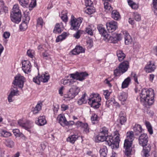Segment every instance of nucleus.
<instances>
[{
	"instance_id": "6e6d98bb",
	"label": "nucleus",
	"mask_w": 157,
	"mask_h": 157,
	"mask_svg": "<svg viewBox=\"0 0 157 157\" xmlns=\"http://www.w3.org/2000/svg\"><path fill=\"white\" fill-rule=\"evenodd\" d=\"M44 24L43 19L41 17L39 18L37 20V25L38 26H40L42 27Z\"/></svg>"
},
{
	"instance_id": "2f4dec72",
	"label": "nucleus",
	"mask_w": 157,
	"mask_h": 157,
	"mask_svg": "<svg viewBox=\"0 0 157 157\" xmlns=\"http://www.w3.org/2000/svg\"><path fill=\"white\" fill-rule=\"evenodd\" d=\"M120 122L121 125H123L126 121V118L125 115L122 112H121L119 114Z\"/></svg>"
},
{
	"instance_id": "a211bd4d",
	"label": "nucleus",
	"mask_w": 157,
	"mask_h": 157,
	"mask_svg": "<svg viewBox=\"0 0 157 157\" xmlns=\"http://www.w3.org/2000/svg\"><path fill=\"white\" fill-rule=\"evenodd\" d=\"M11 17L15 15L13 13H15V14L18 15V17L20 16L21 14V12L20 10H19V7L17 5H15L13 6V8L12 10V11L11 12Z\"/></svg>"
},
{
	"instance_id": "f8f14e48",
	"label": "nucleus",
	"mask_w": 157,
	"mask_h": 157,
	"mask_svg": "<svg viewBox=\"0 0 157 157\" xmlns=\"http://www.w3.org/2000/svg\"><path fill=\"white\" fill-rule=\"evenodd\" d=\"M139 144L143 147L147 146L148 142V137L147 134L143 133L141 134L138 139Z\"/></svg>"
},
{
	"instance_id": "39448f33",
	"label": "nucleus",
	"mask_w": 157,
	"mask_h": 157,
	"mask_svg": "<svg viewBox=\"0 0 157 157\" xmlns=\"http://www.w3.org/2000/svg\"><path fill=\"white\" fill-rule=\"evenodd\" d=\"M119 134L118 131H116L115 132V137L114 139L112 136H109L107 139V144L109 146H111L112 149L115 148H117L119 146V143L120 141L119 137Z\"/></svg>"
},
{
	"instance_id": "864d4df0",
	"label": "nucleus",
	"mask_w": 157,
	"mask_h": 157,
	"mask_svg": "<svg viewBox=\"0 0 157 157\" xmlns=\"http://www.w3.org/2000/svg\"><path fill=\"white\" fill-rule=\"evenodd\" d=\"M98 116L95 113H93L91 117L92 122L93 124L95 123V122L98 121Z\"/></svg>"
},
{
	"instance_id": "b1692460",
	"label": "nucleus",
	"mask_w": 157,
	"mask_h": 157,
	"mask_svg": "<svg viewBox=\"0 0 157 157\" xmlns=\"http://www.w3.org/2000/svg\"><path fill=\"white\" fill-rule=\"evenodd\" d=\"M57 120L59 121V122L62 126H65V124L67 123V120L63 115L60 114L57 117Z\"/></svg>"
},
{
	"instance_id": "4d7b16f0",
	"label": "nucleus",
	"mask_w": 157,
	"mask_h": 157,
	"mask_svg": "<svg viewBox=\"0 0 157 157\" xmlns=\"http://www.w3.org/2000/svg\"><path fill=\"white\" fill-rule=\"evenodd\" d=\"M134 16L135 19L137 21H139L141 20L140 16L136 12L134 13Z\"/></svg>"
},
{
	"instance_id": "8fccbe9b",
	"label": "nucleus",
	"mask_w": 157,
	"mask_h": 157,
	"mask_svg": "<svg viewBox=\"0 0 157 157\" xmlns=\"http://www.w3.org/2000/svg\"><path fill=\"white\" fill-rule=\"evenodd\" d=\"M27 23L23 21L21 24L20 25V29L21 31H24L27 29Z\"/></svg>"
},
{
	"instance_id": "20e7f679",
	"label": "nucleus",
	"mask_w": 157,
	"mask_h": 157,
	"mask_svg": "<svg viewBox=\"0 0 157 157\" xmlns=\"http://www.w3.org/2000/svg\"><path fill=\"white\" fill-rule=\"evenodd\" d=\"M88 100L89 104L94 109L98 108L101 105L100 102L101 100V99L98 94L94 93L90 95Z\"/></svg>"
},
{
	"instance_id": "dca6fc26",
	"label": "nucleus",
	"mask_w": 157,
	"mask_h": 157,
	"mask_svg": "<svg viewBox=\"0 0 157 157\" xmlns=\"http://www.w3.org/2000/svg\"><path fill=\"white\" fill-rule=\"evenodd\" d=\"M109 136H106L104 135L101 134L100 133L95 138V141L96 142H103L105 141V144H107V139Z\"/></svg>"
},
{
	"instance_id": "f257e3e1",
	"label": "nucleus",
	"mask_w": 157,
	"mask_h": 157,
	"mask_svg": "<svg viewBox=\"0 0 157 157\" xmlns=\"http://www.w3.org/2000/svg\"><path fill=\"white\" fill-rule=\"evenodd\" d=\"M140 101L144 104L149 105H152L154 102V90L151 89H144L140 94Z\"/></svg>"
},
{
	"instance_id": "7c9ffc66",
	"label": "nucleus",
	"mask_w": 157,
	"mask_h": 157,
	"mask_svg": "<svg viewBox=\"0 0 157 157\" xmlns=\"http://www.w3.org/2000/svg\"><path fill=\"white\" fill-rule=\"evenodd\" d=\"M111 16L113 18L116 20H118L121 18L119 13L117 10H114L112 11Z\"/></svg>"
},
{
	"instance_id": "e2e57ef3",
	"label": "nucleus",
	"mask_w": 157,
	"mask_h": 157,
	"mask_svg": "<svg viewBox=\"0 0 157 157\" xmlns=\"http://www.w3.org/2000/svg\"><path fill=\"white\" fill-rule=\"evenodd\" d=\"M67 13H65V14H63L61 17V19L64 22H66L67 21V17L66 14Z\"/></svg>"
},
{
	"instance_id": "2eb2a0df",
	"label": "nucleus",
	"mask_w": 157,
	"mask_h": 157,
	"mask_svg": "<svg viewBox=\"0 0 157 157\" xmlns=\"http://www.w3.org/2000/svg\"><path fill=\"white\" fill-rule=\"evenodd\" d=\"M155 69V66L154 62L150 61L145 67V71L147 73H150L154 71Z\"/></svg>"
},
{
	"instance_id": "6e6552de",
	"label": "nucleus",
	"mask_w": 157,
	"mask_h": 157,
	"mask_svg": "<svg viewBox=\"0 0 157 157\" xmlns=\"http://www.w3.org/2000/svg\"><path fill=\"white\" fill-rule=\"evenodd\" d=\"M71 78L82 81L85 79L86 77L89 75L86 72H79L76 71L75 73L71 74L70 75Z\"/></svg>"
},
{
	"instance_id": "bb28decb",
	"label": "nucleus",
	"mask_w": 157,
	"mask_h": 157,
	"mask_svg": "<svg viewBox=\"0 0 157 157\" xmlns=\"http://www.w3.org/2000/svg\"><path fill=\"white\" fill-rule=\"evenodd\" d=\"M151 146L149 145L147 147H143V157H148L149 156V152L151 150Z\"/></svg>"
},
{
	"instance_id": "49530a36",
	"label": "nucleus",
	"mask_w": 157,
	"mask_h": 157,
	"mask_svg": "<svg viewBox=\"0 0 157 157\" xmlns=\"http://www.w3.org/2000/svg\"><path fill=\"white\" fill-rule=\"evenodd\" d=\"M20 4L24 7H26L28 5V0H18Z\"/></svg>"
},
{
	"instance_id": "412c9836",
	"label": "nucleus",
	"mask_w": 157,
	"mask_h": 157,
	"mask_svg": "<svg viewBox=\"0 0 157 157\" xmlns=\"http://www.w3.org/2000/svg\"><path fill=\"white\" fill-rule=\"evenodd\" d=\"M133 130L136 136H138L143 130L141 126L139 124H136L133 127Z\"/></svg>"
},
{
	"instance_id": "09e8293b",
	"label": "nucleus",
	"mask_w": 157,
	"mask_h": 157,
	"mask_svg": "<svg viewBox=\"0 0 157 157\" xmlns=\"http://www.w3.org/2000/svg\"><path fill=\"white\" fill-rule=\"evenodd\" d=\"M75 81H74L73 79L71 80H65L63 81V83L64 85H71L73 83L75 82Z\"/></svg>"
},
{
	"instance_id": "5701e85b",
	"label": "nucleus",
	"mask_w": 157,
	"mask_h": 157,
	"mask_svg": "<svg viewBox=\"0 0 157 157\" xmlns=\"http://www.w3.org/2000/svg\"><path fill=\"white\" fill-rule=\"evenodd\" d=\"M18 124L22 128H24L26 130H28L31 128V122L29 121H27L25 123H22L21 121H18Z\"/></svg>"
},
{
	"instance_id": "423d86ee",
	"label": "nucleus",
	"mask_w": 157,
	"mask_h": 157,
	"mask_svg": "<svg viewBox=\"0 0 157 157\" xmlns=\"http://www.w3.org/2000/svg\"><path fill=\"white\" fill-rule=\"evenodd\" d=\"M80 89L79 87L76 86H73L70 88L67 94L64 95V97L66 98H68L69 100L72 99L80 92Z\"/></svg>"
},
{
	"instance_id": "4468645a",
	"label": "nucleus",
	"mask_w": 157,
	"mask_h": 157,
	"mask_svg": "<svg viewBox=\"0 0 157 157\" xmlns=\"http://www.w3.org/2000/svg\"><path fill=\"white\" fill-rule=\"evenodd\" d=\"M22 69L25 73H28L31 71V63L28 60H24L22 62Z\"/></svg>"
},
{
	"instance_id": "1a4fd4ad",
	"label": "nucleus",
	"mask_w": 157,
	"mask_h": 157,
	"mask_svg": "<svg viewBox=\"0 0 157 157\" xmlns=\"http://www.w3.org/2000/svg\"><path fill=\"white\" fill-rule=\"evenodd\" d=\"M82 18H79L76 19L73 16H72L70 21L71 29L74 30H78L82 22Z\"/></svg>"
},
{
	"instance_id": "4c0bfd02",
	"label": "nucleus",
	"mask_w": 157,
	"mask_h": 157,
	"mask_svg": "<svg viewBox=\"0 0 157 157\" xmlns=\"http://www.w3.org/2000/svg\"><path fill=\"white\" fill-rule=\"evenodd\" d=\"M86 8L85 12L88 14H91L95 12V9L93 6H89Z\"/></svg>"
},
{
	"instance_id": "aec40b11",
	"label": "nucleus",
	"mask_w": 157,
	"mask_h": 157,
	"mask_svg": "<svg viewBox=\"0 0 157 157\" xmlns=\"http://www.w3.org/2000/svg\"><path fill=\"white\" fill-rule=\"evenodd\" d=\"M76 125L78 127H81L83 128V131L86 133L89 132V128L88 127V125L87 123H83L81 121H78L76 123Z\"/></svg>"
},
{
	"instance_id": "79ce46f5",
	"label": "nucleus",
	"mask_w": 157,
	"mask_h": 157,
	"mask_svg": "<svg viewBox=\"0 0 157 157\" xmlns=\"http://www.w3.org/2000/svg\"><path fill=\"white\" fill-rule=\"evenodd\" d=\"M86 95V94L85 93L82 95L81 98L78 101V103L79 105H81L83 103H86L87 102V101L85 98Z\"/></svg>"
},
{
	"instance_id": "13d9d810",
	"label": "nucleus",
	"mask_w": 157,
	"mask_h": 157,
	"mask_svg": "<svg viewBox=\"0 0 157 157\" xmlns=\"http://www.w3.org/2000/svg\"><path fill=\"white\" fill-rule=\"evenodd\" d=\"M93 4V2L90 0H86L85 1V5L86 6V8L88 7L92 6V5Z\"/></svg>"
},
{
	"instance_id": "f704fd0d",
	"label": "nucleus",
	"mask_w": 157,
	"mask_h": 157,
	"mask_svg": "<svg viewBox=\"0 0 157 157\" xmlns=\"http://www.w3.org/2000/svg\"><path fill=\"white\" fill-rule=\"evenodd\" d=\"M108 128L105 126L103 127L100 128L99 130V133L104 135L107 137L108 136Z\"/></svg>"
},
{
	"instance_id": "3c124183",
	"label": "nucleus",
	"mask_w": 157,
	"mask_h": 157,
	"mask_svg": "<svg viewBox=\"0 0 157 157\" xmlns=\"http://www.w3.org/2000/svg\"><path fill=\"white\" fill-rule=\"evenodd\" d=\"M27 54L29 57L32 58L34 56V51L33 50L29 49L27 51Z\"/></svg>"
},
{
	"instance_id": "f03ea898",
	"label": "nucleus",
	"mask_w": 157,
	"mask_h": 157,
	"mask_svg": "<svg viewBox=\"0 0 157 157\" xmlns=\"http://www.w3.org/2000/svg\"><path fill=\"white\" fill-rule=\"evenodd\" d=\"M127 135V138L124 141V147L125 149V154L128 155L131 153V146L134 137L133 132H128Z\"/></svg>"
},
{
	"instance_id": "ddd939ff",
	"label": "nucleus",
	"mask_w": 157,
	"mask_h": 157,
	"mask_svg": "<svg viewBox=\"0 0 157 157\" xmlns=\"http://www.w3.org/2000/svg\"><path fill=\"white\" fill-rule=\"evenodd\" d=\"M106 28L109 33H112L117 28V22L114 21H111L106 24Z\"/></svg>"
},
{
	"instance_id": "7ed1b4c3",
	"label": "nucleus",
	"mask_w": 157,
	"mask_h": 157,
	"mask_svg": "<svg viewBox=\"0 0 157 157\" xmlns=\"http://www.w3.org/2000/svg\"><path fill=\"white\" fill-rule=\"evenodd\" d=\"M129 67L128 61H124L119 64L117 68L114 71V75L115 76H120L126 72Z\"/></svg>"
},
{
	"instance_id": "72a5a7b5",
	"label": "nucleus",
	"mask_w": 157,
	"mask_h": 157,
	"mask_svg": "<svg viewBox=\"0 0 157 157\" xmlns=\"http://www.w3.org/2000/svg\"><path fill=\"white\" fill-rule=\"evenodd\" d=\"M78 135H71L69 136L67 139V141L70 143L73 144L74 143L75 141L78 138Z\"/></svg>"
},
{
	"instance_id": "c03bdc74",
	"label": "nucleus",
	"mask_w": 157,
	"mask_h": 157,
	"mask_svg": "<svg viewBox=\"0 0 157 157\" xmlns=\"http://www.w3.org/2000/svg\"><path fill=\"white\" fill-rule=\"evenodd\" d=\"M145 124L150 134L151 135L153 133V131L152 127L150 123L149 122H146Z\"/></svg>"
},
{
	"instance_id": "473e14b6",
	"label": "nucleus",
	"mask_w": 157,
	"mask_h": 157,
	"mask_svg": "<svg viewBox=\"0 0 157 157\" xmlns=\"http://www.w3.org/2000/svg\"><path fill=\"white\" fill-rule=\"evenodd\" d=\"M125 43L128 45L132 42V39L129 33L125 32L124 35Z\"/></svg>"
},
{
	"instance_id": "e433bc0d",
	"label": "nucleus",
	"mask_w": 157,
	"mask_h": 157,
	"mask_svg": "<svg viewBox=\"0 0 157 157\" xmlns=\"http://www.w3.org/2000/svg\"><path fill=\"white\" fill-rule=\"evenodd\" d=\"M5 144L7 147L10 148L13 147L14 144V142L10 139H6V140Z\"/></svg>"
},
{
	"instance_id": "4be33fe9",
	"label": "nucleus",
	"mask_w": 157,
	"mask_h": 157,
	"mask_svg": "<svg viewBox=\"0 0 157 157\" xmlns=\"http://www.w3.org/2000/svg\"><path fill=\"white\" fill-rule=\"evenodd\" d=\"M36 124L39 126H43L46 123V121L45 116H42L39 117L37 120L36 121Z\"/></svg>"
},
{
	"instance_id": "ea45409f",
	"label": "nucleus",
	"mask_w": 157,
	"mask_h": 157,
	"mask_svg": "<svg viewBox=\"0 0 157 157\" xmlns=\"http://www.w3.org/2000/svg\"><path fill=\"white\" fill-rule=\"evenodd\" d=\"M109 104L111 105L113 104L115 105L116 106H117L118 104L115 101V99L113 98H111L110 100L106 101V105L107 107L109 106Z\"/></svg>"
},
{
	"instance_id": "a878e982",
	"label": "nucleus",
	"mask_w": 157,
	"mask_h": 157,
	"mask_svg": "<svg viewBox=\"0 0 157 157\" xmlns=\"http://www.w3.org/2000/svg\"><path fill=\"white\" fill-rule=\"evenodd\" d=\"M15 15L11 17V13H10V18L11 21L13 22L16 23H18L21 20V15L20 16L18 17V15L15 14V13H13Z\"/></svg>"
},
{
	"instance_id": "f3484780",
	"label": "nucleus",
	"mask_w": 157,
	"mask_h": 157,
	"mask_svg": "<svg viewBox=\"0 0 157 157\" xmlns=\"http://www.w3.org/2000/svg\"><path fill=\"white\" fill-rule=\"evenodd\" d=\"M85 51V49L82 47L77 46L71 51V52L73 55H76L79 54L80 53H84Z\"/></svg>"
},
{
	"instance_id": "5fc2aeb1",
	"label": "nucleus",
	"mask_w": 157,
	"mask_h": 157,
	"mask_svg": "<svg viewBox=\"0 0 157 157\" xmlns=\"http://www.w3.org/2000/svg\"><path fill=\"white\" fill-rule=\"evenodd\" d=\"M50 56V54L48 53L47 51L44 50V52L42 53V56L43 58L46 59H48Z\"/></svg>"
},
{
	"instance_id": "6ab92c4d",
	"label": "nucleus",
	"mask_w": 157,
	"mask_h": 157,
	"mask_svg": "<svg viewBox=\"0 0 157 157\" xmlns=\"http://www.w3.org/2000/svg\"><path fill=\"white\" fill-rule=\"evenodd\" d=\"M98 29L99 32V33L104 37L103 39L106 37L107 35V31L103 27V25H98L97 27Z\"/></svg>"
},
{
	"instance_id": "052dcab7",
	"label": "nucleus",
	"mask_w": 157,
	"mask_h": 157,
	"mask_svg": "<svg viewBox=\"0 0 157 157\" xmlns=\"http://www.w3.org/2000/svg\"><path fill=\"white\" fill-rule=\"evenodd\" d=\"M110 94V93L109 92L108 90H106L104 91V95L105 98L107 100L109 99V97Z\"/></svg>"
},
{
	"instance_id": "0e129e2a",
	"label": "nucleus",
	"mask_w": 157,
	"mask_h": 157,
	"mask_svg": "<svg viewBox=\"0 0 157 157\" xmlns=\"http://www.w3.org/2000/svg\"><path fill=\"white\" fill-rule=\"evenodd\" d=\"M13 132L16 136H17L20 133L19 130L17 129H13Z\"/></svg>"
},
{
	"instance_id": "774afa93",
	"label": "nucleus",
	"mask_w": 157,
	"mask_h": 157,
	"mask_svg": "<svg viewBox=\"0 0 157 157\" xmlns=\"http://www.w3.org/2000/svg\"><path fill=\"white\" fill-rule=\"evenodd\" d=\"M10 35V33L9 32H6L3 34V36L5 38L7 39L9 37Z\"/></svg>"
},
{
	"instance_id": "393cba45",
	"label": "nucleus",
	"mask_w": 157,
	"mask_h": 157,
	"mask_svg": "<svg viewBox=\"0 0 157 157\" xmlns=\"http://www.w3.org/2000/svg\"><path fill=\"white\" fill-rule=\"evenodd\" d=\"M16 90V89H13V88H11V92L8 97V101L9 102H10L13 101L12 97L17 95V94H18V90Z\"/></svg>"
},
{
	"instance_id": "603ef678",
	"label": "nucleus",
	"mask_w": 157,
	"mask_h": 157,
	"mask_svg": "<svg viewBox=\"0 0 157 157\" xmlns=\"http://www.w3.org/2000/svg\"><path fill=\"white\" fill-rule=\"evenodd\" d=\"M2 136L5 137H7L11 136L10 132L6 130H3L1 133Z\"/></svg>"
},
{
	"instance_id": "37998d69",
	"label": "nucleus",
	"mask_w": 157,
	"mask_h": 157,
	"mask_svg": "<svg viewBox=\"0 0 157 157\" xmlns=\"http://www.w3.org/2000/svg\"><path fill=\"white\" fill-rule=\"evenodd\" d=\"M42 103L37 104L36 105L35 108L33 110V112L34 114H36L37 113L38 111L40 110L41 109Z\"/></svg>"
},
{
	"instance_id": "0eeeda50",
	"label": "nucleus",
	"mask_w": 157,
	"mask_h": 157,
	"mask_svg": "<svg viewBox=\"0 0 157 157\" xmlns=\"http://www.w3.org/2000/svg\"><path fill=\"white\" fill-rule=\"evenodd\" d=\"M122 39L121 35L114 33L112 36L109 34L107 35V36L104 38V40L106 42L109 43L115 44Z\"/></svg>"
},
{
	"instance_id": "9d476101",
	"label": "nucleus",
	"mask_w": 157,
	"mask_h": 157,
	"mask_svg": "<svg viewBox=\"0 0 157 157\" xmlns=\"http://www.w3.org/2000/svg\"><path fill=\"white\" fill-rule=\"evenodd\" d=\"M25 78L20 74L17 75L14 77L13 83L15 86H17L19 88H22L23 86Z\"/></svg>"
},
{
	"instance_id": "c756f323",
	"label": "nucleus",
	"mask_w": 157,
	"mask_h": 157,
	"mask_svg": "<svg viewBox=\"0 0 157 157\" xmlns=\"http://www.w3.org/2000/svg\"><path fill=\"white\" fill-rule=\"evenodd\" d=\"M131 81L130 78L128 77L125 79L122 84V88H125L128 87Z\"/></svg>"
},
{
	"instance_id": "cd10ccee",
	"label": "nucleus",
	"mask_w": 157,
	"mask_h": 157,
	"mask_svg": "<svg viewBox=\"0 0 157 157\" xmlns=\"http://www.w3.org/2000/svg\"><path fill=\"white\" fill-rule=\"evenodd\" d=\"M117 55L118 59L120 61L123 60L125 57V55L123 53L122 51L120 50H117Z\"/></svg>"
},
{
	"instance_id": "a19ab883",
	"label": "nucleus",
	"mask_w": 157,
	"mask_h": 157,
	"mask_svg": "<svg viewBox=\"0 0 157 157\" xmlns=\"http://www.w3.org/2000/svg\"><path fill=\"white\" fill-rule=\"evenodd\" d=\"M62 30L60 27V25L59 23H57L55 26L53 30V32L55 33H59L61 32Z\"/></svg>"
},
{
	"instance_id": "9b49d317",
	"label": "nucleus",
	"mask_w": 157,
	"mask_h": 157,
	"mask_svg": "<svg viewBox=\"0 0 157 157\" xmlns=\"http://www.w3.org/2000/svg\"><path fill=\"white\" fill-rule=\"evenodd\" d=\"M49 79V75L43 74L41 76L38 73L37 76L33 78V81L35 83L39 84L40 81L43 82H47Z\"/></svg>"
},
{
	"instance_id": "69168bd1",
	"label": "nucleus",
	"mask_w": 157,
	"mask_h": 157,
	"mask_svg": "<svg viewBox=\"0 0 157 157\" xmlns=\"http://www.w3.org/2000/svg\"><path fill=\"white\" fill-rule=\"evenodd\" d=\"M61 108L62 111H65L68 108V106L67 105L63 104L61 105Z\"/></svg>"
},
{
	"instance_id": "de8ad7c7",
	"label": "nucleus",
	"mask_w": 157,
	"mask_h": 157,
	"mask_svg": "<svg viewBox=\"0 0 157 157\" xmlns=\"http://www.w3.org/2000/svg\"><path fill=\"white\" fill-rule=\"evenodd\" d=\"M130 76L131 78L132 79H133L135 82H136L138 84H139L137 79V76L136 73L133 72H132Z\"/></svg>"
},
{
	"instance_id": "680f3d73",
	"label": "nucleus",
	"mask_w": 157,
	"mask_h": 157,
	"mask_svg": "<svg viewBox=\"0 0 157 157\" xmlns=\"http://www.w3.org/2000/svg\"><path fill=\"white\" fill-rule=\"evenodd\" d=\"M104 6L105 9L106 10H110V8H111L109 4L106 1H105L104 3Z\"/></svg>"
},
{
	"instance_id": "c85d7f7f",
	"label": "nucleus",
	"mask_w": 157,
	"mask_h": 157,
	"mask_svg": "<svg viewBox=\"0 0 157 157\" xmlns=\"http://www.w3.org/2000/svg\"><path fill=\"white\" fill-rule=\"evenodd\" d=\"M99 152L101 157H106L107 153V149L105 146H103L101 148Z\"/></svg>"
},
{
	"instance_id": "58836bf2",
	"label": "nucleus",
	"mask_w": 157,
	"mask_h": 157,
	"mask_svg": "<svg viewBox=\"0 0 157 157\" xmlns=\"http://www.w3.org/2000/svg\"><path fill=\"white\" fill-rule=\"evenodd\" d=\"M127 94L124 92H123L120 94L119 97V99L121 101H125L127 98Z\"/></svg>"
},
{
	"instance_id": "c9c22d12",
	"label": "nucleus",
	"mask_w": 157,
	"mask_h": 157,
	"mask_svg": "<svg viewBox=\"0 0 157 157\" xmlns=\"http://www.w3.org/2000/svg\"><path fill=\"white\" fill-rule=\"evenodd\" d=\"M67 36V33H63L61 35L58 36L56 39V42H58L65 39Z\"/></svg>"
},
{
	"instance_id": "338daca9",
	"label": "nucleus",
	"mask_w": 157,
	"mask_h": 157,
	"mask_svg": "<svg viewBox=\"0 0 157 157\" xmlns=\"http://www.w3.org/2000/svg\"><path fill=\"white\" fill-rule=\"evenodd\" d=\"M36 5V0L32 1L29 5V8H34Z\"/></svg>"
},
{
	"instance_id": "bf43d9fd",
	"label": "nucleus",
	"mask_w": 157,
	"mask_h": 157,
	"mask_svg": "<svg viewBox=\"0 0 157 157\" xmlns=\"http://www.w3.org/2000/svg\"><path fill=\"white\" fill-rule=\"evenodd\" d=\"M81 33V31L78 30L73 35V36L77 39L79 38L80 37V34Z\"/></svg>"
},
{
	"instance_id": "a18cd8bd",
	"label": "nucleus",
	"mask_w": 157,
	"mask_h": 157,
	"mask_svg": "<svg viewBox=\"0 0 157 157\" xmlns=\"http://www.w3.org/2000/svg\"><path fill=\"white\" fill-rule=\"evenodd\" d=\"M92 25H89L86 29V32L87 33L90 35H93V29L92 28Z\"/></svg>"
}]
</instances>
